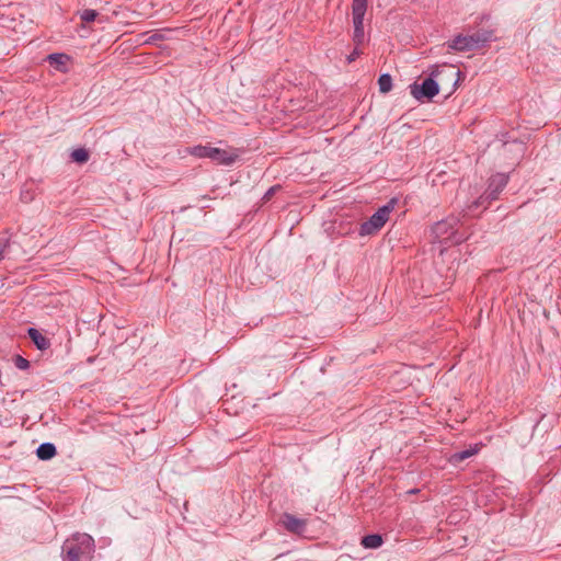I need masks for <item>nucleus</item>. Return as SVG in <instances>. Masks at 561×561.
<instances>
[{
	"label": "nucleus",
	"instance_id": "nucleus-1",
	"mask_svg": "<svg viewBox=\"0 0 561 561\" xmlns=\"http://www.w3.org/2000/svg\"><path fill=\"white\" fill-rule=\"evenodd\" d=\"M95 541L85 533H75L61 546L62 561H92Z\"/></svg>",
	"mask_w": 561,
	"mask_h": 561
},
{
	"label": "nucleus",
	"instance_id": "nucleus-2",
	"mask_svg": "<svg viewBox=\"0 0 561 561\" xmlns=\"http://www.w3.org/2000/svg\"><path fill=\"white\" fill-rule=\"evenodd\" d=\"M494 33L493 28H481L470 35L458 34L446 42V46L450 50L460 53L480 49L496 39Z\"/></svg>",
	"mask_w": 561,
	"mask_h": 561
},
{
	"label": "nucleus",
	"instance_id": "nucleus-3",
	"mask_svg": "<svg viewBox=\"0 0 561 561\" xmlns=\"http://www.w3.org/2000/svg\"><path fill=\"white\" fill-rule=\"evenodd\" d=\"M460 219L456 216H449L444 220L437 221L432 227L434 239L446 245L460 244L469 238L466 231H461L458 226Z\"/></svg>",
	"mask_w": 561,
	"mask_h": 561
},
{
	"label": "nucleus",
	"instance_id": "nucleus-4",
	"mask_svg": "<svg viewBox=\"0 0 561 561\" xmlns=\"http://www.w3.org/2000/svg\"><path fill=\"white\" fill-rule=\"evenodd\" d=\"M187 153L196 158H208L222 165H231L236 162L238 154L228 152L225 149L197 145L186 149Z\"/></svg>",
	"mask_w": 561,
	"mask_h": 561
},
{
	"label": "nucleus",
	"instance_id": "nucleus-5",
	"mask_svg": "<svg viewBox=\"0 0 561 561\" xmlns=\"http://www.w3.org/2000/svg\"><path fill=\"white\" fill-rule=\"evenodd\" d=\"M397 204L396 198H391L386 205L378 208L366 221L360 225L359 234L369 236L379 231L389 219L390 213Z\"/></svg>",
	"mask_w": 561,
	"mask_h": 561
},
{
	"label": "nucleus",
	"instance_id": "nucleus-6",
	"mask_svg": "<svg viewBox=\"0 0 561 561\" xmlns=\"http://www.w3.org/2000/svg\"><path fill=\"white\" fill-rule=\"evenodd\" d=\"M439 68L438 66L431 72V76L423 80L422 83L414 82L410 84V93L411 95L420 101L424 102L431 101L434 96L439 93V85L435 81L434 77L438 76Z\"/></svg>",
	"mask_w": 561,
	"mask_h": 561
},
{
	"label": "nucleus",
	"instance_id": "nucleus-7",
	"mask_svg": "<svg viewBox=\"0 0 561 561\" xmlns=\"http://www.w3.org/2000/svg\"><path fill=\"white\" fill-rule=\"evenodd\" d=\"M508 183V175L504 173H497L493 175L490 181L488 188L485 190L484 194L476 202L472 203L471 208L479 207L483 204L484 201L492 202L499 198V195L504 190V187Z\"/></svg>",
	"mask_w": 561,
	"mask_h": 561
},
{
	"label": "nucleus",
	"instance_id": "nucleus-8",
	"mask_svg": "<svg viewBox=\"0 0 561 561\" xmlns=\"http://www.w3.org/2000/svg\"><path fill=\"white\" fill-rule=\"evenodd\" d=\"M367 5L352 3V18L354 25L353 42L356 46H360L365 42L364 18Z\"/></svg>",
	"mask_w": 561,
	"mask_h": 561
},
{
	"label": "nucleus",
	"instance_id": "nucleus-9",
	"mask_svg": "<svg viewBox=\"0 0 561 561\" xmlns=\"http://www.w3.org/2000/svg\"><path fill=\"white\" fill-rule=\"evenodd\" d=\"M280 523L284 528L296 535H301L306 531L307 520L299 518L290 513H284L280 517Z\"/></svg>",
	"mask_w": 561,
	"mask_h": 561
},
{
	"label": "nucleus",
	"instance_id": "nucleus-10",
	"mask_svg": "<svg viewBox=\"0 0 561 561\" xmlns=\"http://www.w3.org/2000/svg\"><path fill=\"white\" fill-rule=\"evenodd\" d=\"M70 60V57L64 53H54L47 56V61L49 65L58 71L66 72L67 64Z\"/></svg>",
	"mask_w": 561,
	"mask_h": 561
},
{
	"label": "nucleus",
	"instance_id": "nucleus-11",
	"mask_svg": "<svg viewBox=\"0 0 561 561\" xmlns=\"http://www.w3.org/2000/svg\"><path fill=\"white\" fill-rule=\"evenodd\" d=\"M27 334L32 342L34 343V345L37 347V350L45 351L50 346V341L46 336H44L37 329L30 328L27 330Z\"/></svg>",
	"mask_w": 561,
	"mask_h": 561
},
{
	"label": "nucleus",
	"instance_id": "nucleus-12",
	"mask_svg": "<svg viewBox=\"0 0 561 561\" xmlns=\"http://www.w3.org/2000/svg\"><path fill=\"white\" fill-rule=\"evenodd\" d=\"M57 455V448L53 443H42L36 449V456L41 460H50Z\"/></svg>",
	"mask_w": 561,
	"mask_h": 561
},
{
	"label": "nucleus",
	"instance_id": "nucleus-13",
	"mask_svg": "<svg viewBox=\"0 0 561 561\" xmlns=\"http://www.w3.org/2000/svg\"><path fill=\"white\" fill-rule=\"evenodd\" d=\"M383 540L381 535L379 534H371L366 535L362 538V546L366 549H377L382 545Z\"/></svg>",
	"mask_w": 561,
	"mask_h": 561
},
{
	"label": "nucleus",
	"instance_id": "nucleus-14",
	"mask_svg": "<svg viewBox=\"0 0 561 561\" xmlns=\"http://www.w3.org/2000/svg\"><path fill=\"white\" fill-rule=\"evenodd\" d=\"M70 157L73 162L84 164L90 159V152L85 148H77L71 152Z\"/></svg>",
	"mask_w": 561,
	"mask_h": 561
},
{
	"label": "nucleus",
	"instance_id": "nucleus-15",
	"mask_svg": "<svg viewBox=\"0 0 561 561\" xmlns=\"http://www.w3.org/2000/svg\"><path fill=\"white\" fill-rule=\"evenodd\" d=\"M379 91L388 93L392 89V78L389 73H382L378 78Z\"/></svg>",
	"mask_w": 561,
	"mask_h": 561
},
{
	"label": "nucleus",
	"instance_id": "nucleus-16",
	"mask_svg": "<svg viewBox=\"0 0 561 561\" xmlns=\"http://www.w3.org/2000/svg\"><path fill=\"white\" fill-rule=\"evenodd\" d=\"M478 453V448H468V449H465V450H461V451H458V453H455L453 456H451V460L454 462H460L473 455H476Z\"/></svg>",
	"mask_w": 561,
	"mask_h": 561
},
{
	"label": "nucleus",
	"instance_id": "nucleus-17",
	"mask_svg": "<svg viewBox=\"0 0 561 561\" xmlns=\"http://www.w3.org/2000/svg\"><path fill=\"white\" fill-rule=\"evenodd\" d=\"M80 19L84 23H91L95 21L98 16V12L93 9H84L81 12H79Z\"/></svg>",
	"mask_w": 561,
	"mask_h": 561
},
{
	"label": "nucleus",
	"instance_id": "nucleus-18",
	"mask_svg": "<svg viewBox=\"0 0 561 561\" xmlns=\"http://www.w3.org/2000/svg\"><path fill=\"white\" fill-rule=\"evenodd\" d=\"M13 363H14L15 367L21 370L27 369L31 365L30 362L21 355H15L13 357Z\"/></svg>",
	"mask_w": 561,
	"mask_h": 561
},
{
	"label": "nucleus",
	"instance_id": "nucleus-19",
	"mask_svg": "<svg viewBox=\"0 0 561 561\" xmlns=\"http://www.w3.org/2000/svg\"><path fill=\"white\" fill-rule=\"evenodd\" d=\"M362 54L363 51L359 49V46L355 45L353 51L346 57L347 62L351 64L355 61Z\"/></svg>",
	"mask_w": 561,
	"mask_h": 561
},
{
	"label": "nucleus",
	"instance_id": "nucleus-20",
	"mask_svg": "<svg viewBox=\"0 0 561 561\" xmlns=\"http://www.w3.org/2000/svg\"><path fill=\"white\" fill-rule=\"evenodd\" d=\"M163 38H164V36H163L162 34L154 33V34H152V35L148 38V41H147V42H148V43H156V42L161 41V39H163Z\"/></svg>",
	"mask_w": 561,
	"mask_h": 561
},
{
	"label": "nucleus",
	"instance_id": "nucleus-21",
	"mask_svg": "<svg viewBox=\"0 0 561 561\" xmlns=\"http://www.w3.org/2000/svg\"><path fill=\"white\" fill-rule=\"evenodd\" d=\"M278 186H272L267 190V192L264 195V199H270L271 196L275 193Z\"/></svg>",
	"mask_w": 561,
	"mask_h": 561
},
{
	"label": "nucleus",
	"instance_id": "nucleus-22",
	"mask_svg": "<svg viewBox=\"0 0 561 561\" xmlns=\"http://www.w3.org/2000/svg\"><path fill=\"white\" fill-rule=\"evenodd\" d=\"M7 248V242L0 239V260L3 257L4 249Z\"/></svg>",
	"mask_w": 561,
	"mask_h": 561
},
{
	"label": "nucleus",
	"instance_id": "nucleus-23",
	"mask_svg": "<svg viewBox=\"0 0 561 561\" xmlns=\"http://www.w3.org/2000/svg\"><path fill=\"white\" fill-rule=\"evenodd\" d=\"M455 76H456L457 78H456V80H455V82H454V85H455V87H457V85H458V83H459V80L461 79L462 73H461V71H460V70H457V71L455 72Z\"/></svg>",
	"mask_w": 561,
	"mask_h": 561
},
{
	"label": "nucleus",
	"instance_id": "nucleus-24",
	"mask_svg": "<svg viewBox=\"0 0 561 561\" xmlns=\"http://www.w3.org/2000/svg\"><path fill=\"white\" fill-rule=\"evenodd\" d=\"M352 3L367 5L368 4V0H352Z\"/></svg>",
	"mask_w": 561,
	"mask_h": 561
},
{
	"label": "nucleus",
	"instance_id": "nucleus-25",
	"mask_svg": "<svg viewBox=\"0 0 561 561\" xmlns=\"http://www.w3.org/2000/svg\"><path fill=\"white\" fill-rule=\"evenodd\" d=\"M486 19H489V15H482V16L480 18V21L482 22V21H484V20H486Z\"/></svg>",
	"mask_w": 561,
	"mask_h": 561
}]
</instances>
